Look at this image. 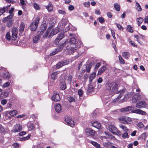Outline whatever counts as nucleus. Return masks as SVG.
I'll list each match as a JSON object with an SVG mask.
<instances>
[{
  "mask_svg": "<svg viewBox=\"0 0 148 148\" xmlns=\"http://www.w3.org/2000/svg\"><path fill=\"white\" fill-rule=\"evenodd\" d=\"M106 95H112L118 90V84L115 82L106 83Z\"/></svg>",
  "mask_w": 148,
  "mask_h": 148,
  "instance_id": "f257e3e1",
  "label": "nucleus"
},
{
  "mask_svg": "<svg viewBox=\"0 0 148 148\" xmlns=\"http://www.w3.org/2000/svg\"><path fill=\"white\" fill-rule=\"evenodd\" d=\"M109 130L113 134L118 135H120L121 134V132L113 125H110L109 126Z\"/></svg>",
  "mask_w": 148,
  "mask_h": 148,
  "instance_id": "f03ea898",
  "label": "nucleus"
},
{
  "mask_svg": "<svg viewBox=\"0 0 148 148\" xmlns=\"http://www.w3.org/2000/svg\"><path fill=\"white\" fill-rule=\"evenodd\" d=\"M40 19L39 18H36L35 21L32 22L30 26L31 30L32 31H34L37 28L38 24L39 22Z\"/></svg>",
  "mask_w": 148,
  "mask_h": 148,
  "instance_id": "7ed1b4c3",
  "label": "nucleus"
},
{
  "mask_svg": "<svg viewBox=\"0 0 148 148\" xmlns=\"http://www.w3.org/2000/svg\"><path fill=\"white\" fill-rule=\"evenodd\" d=\"M22 130V125L19 124H17L14 125L11 131L13 132H20Z\"/></svg>",
  "mask_w": 148,
  "mask_h": 148,
  "instance_id": "20e7f679",
  "label": "nucleus"
},
{
  "mask_svg": "<svg viewBox=\"0 0 148 148\" xmlns=\"http://www.w3.org/2000/svg\"><path fill=\"white\" fill-rule=\"evenodd\" d=\"M66 42L67 41H66L65 42L62 44L59 48L56 49L54 51H53L50 53V55L51 56H53L58 52L61 51L63 49V47L66 45Z\"/></svg>",
  "mask_w": 148,
  "mask_h": 148,
  "instance_id": "39448f33",
  "label": "nucleus"
},
{
  "mask_svg": "<svg viewBox=\"0 0 148 148\" xmlns=\"http://www.w3.org/2000/svg\"><path fill=\"white\" fill-rule=\"evenodd\" d=\"M18 29L16 27H13L12 28V39L14 40H15L17 38Z\"/></svg>",
  "mask_w": 148,
  "mask_h": 148,
  "instance_id": "423d86ee",
  "label": "nucleus"
},
{
  "mask_svg": "<svg viewBox=\"0 0 148 148\" xmlns=\"http://www.w3.org/2000/svg\"><path fill=\"white\" fill-rule=\"evenodd\" d=\"M66 123L72 127L74 126L75 123L72 121L69 117H66L65 119Z\"/></svg>",
  "mask_w": 148,
  "mask_h": 148,
  "instance_id": "0eeeda50",
  "label": "nucleus"
},
{
  "mask_svg": "<svg viewBox=\"0 0 148 148\" xmlns=\"http://www.w3.org/2000/svg\"><path fill=\"white\" fill-rule=\"evenodd\" d=\"M146 106V103L144 101H139L136 104V107L138 108H145Z\"/></svg>",
  "mask_w": 148,
  "mask_h": 148,
  "instance_id": "6e6552de",
  "label": "nucleus"
},
{
  "mask_svg": "<svg viewBox=\"0 0 148 148\" xmlns=\"http://www.w3.org/2000/svg\"><path fill=\"white\" fill-rule=\"evenodd\" d=\"M86 134L88 136H93L95 134V131L91 128H86L85 130Z\"/></svg>",
  "mask_w": 148,
  "mask_h": 148,
  "instance_id": "1a4fd4ad",
  "label": "nucleus"
},
{
  "mask_svg": "<svg viewBox=\"0 0 148 148\" xmlns=\"http://www.w3.org/2000/svg\"><path fill=\"white\" fill-rule=\"evenodd\" d=\"M69 54H73L75 55V57L78 58L79 57V55L76 49H74V48L71 47L70 49H69Z\"/></svg>",
  "mask_w": 148,
  "mask_h": 148,
  "instance_id": "9d476101",
  "label": "nucleus"
},
{
  "mask_svg": "<svg viewBox=\"0 0 148 148\" xmlns=\"http://www.w3.org/2000/svg\"><path fill=\"white\" fill-rule=\"evenodd\" d=\"M64 37V35L63 33L59 34L58 36L54 41V43L56 45H57L59 41Z\"/></svg>",
  "mask_w": 148,
  "mask_h": 148,
  "instance_id": "9b49d317",
  "label": "nucleus"
},
{
  "mask_svg": "<svg viewBox=\"0 0 148 148\" xmlns=\"http://www.w3.org/2000/svg\"><path fill=\"white\" fill-rule=\"evenodd\" d=\"M131 112L133 113L138 114L142 115H146V113L145 111L139 109L132 110Z\"/></svg>",
  "mask_w": 148,
  "mask_h": 148,
  "instance_id": "f8f14e48",
  "label": "nucleus"
},
{
  "mask_svg": "<svg viewBox=\"0 0 148 148\" xmlns=\"http://www.w3.org/2000/svg\"><path fill=\"white\" fill-rule=\"evenodd\" d=\"M52 99L55 101H60V98L59 94L57 93H54L52 97Z\"/></svg>",
  "mask_w": 148,
  "mask_h": 148,
  "instance_id": "ddd939ff",
  "label": "nucleus"
},
{
  "mask_svg": "<svg viewBox=\"0 0 148 148\" xmlns=\"http://www.w3.org/2000/svg\"><path fill=\"white\" fill-rule=\"evenodd\" d=\"M45 24H43L41 26L40 30L38 32V35H42L45 30L47 29V27L45 26Z\"/></svg>",
  "mask_w": 148,
  "mask_h": 148,
  "instance_id": "4468645a",
  "label": "nucleus"
},
{
  "mask_svg": "<svg viewBox=\"0 0 148 148\" xmlns=\"http://www.w3.org/2000/svg\"><path fill=\"white\" fill-rule=\"evenodd\" d=\"M141 98L140 96L138 94L134 95L132 97V101L133 102L135 103L137 100H138Z\"/></svg>",
  "mask_w": 148,
  "mask_h": 148,
  "instance_id": "2eb2a0df",
  "label": "nucleus"
},
{
  "mask_svg": "<svg viewBox=\"0 0 148 148\" xmlns=\"http://www.w3.org/2000/svg\"><path fill=\"white\" fill-rule=\"evenodd\" d=\"M132 108V106H128L125 108H121L120 111L121 112H127L131 111Z\"/></svg>",
  "mask_w": 148,
  "mask_h": 148,
  "instance_id": "dca6fc26",
  "label": "nucleus"
},
{
  "mask_svg": "<svg viewBox=\"0 0 148 148\" xmlns=\"http://www.w3.org/2000/svg\"><path fill=\"white\" fill-rule=\"evenodd\" d=\"M55 110L57 112H60L62 109L61 105L59 103H57L55 106Z\"/></svg>",
  "mask_w": 148,
  "mask_h": 148,
  "instance_id": "f3484780",
  "label": "nucleus"
},
{
  "mask_svg": "<svg viewBox=\"0 0 148 148\" xmlns=\"http://www.w3.org/2000/svg\"><path fill=\"white\" fill-rule=\"evenodd\" d=\"M77 42V40L75 38L72 37L70 38L69 42V43L70 44H76Z\"/></svg>",
  "mask_w": 148,
  "mask_h": 148,
  "instance_id": "a211bd4d",
  "label": "nucleus"
},
{
  "mask_svg": "<svg viewBox=\"0 0 148 148\" xmlns=\"http://www.w3.org/2000/svg\"><path fill=\"white\" fill-rule=\"evenodd\" d=\"M106 69V67L104 66L100 68L99 70L98 75H99L103 73Z\"/></svg>",
  "mask_w": 148,
  "mask_h": 148,
  "instance_id": "6ab92c4d",
  "label": "nucleus"
},
{
  "mask_svg": "<svg viewBox=\"0 0 148 148\" xmlns=\"http://www.w3.org/2000/svg\"><path fill=\"white\" fill-rule=\"evenodd\" d=\"M66 64V62L63 61L58 62L56 64V67L57 69H59L62 66L65 65Z\"/></svg>",
  "mask_w": 148,
  "mask_h": 148,
  "instance_id": "aec40b11",
  "label": "nucleus"
},
{
  "mask_svg": "<svg viewBox=\"0 0 148 148\" xmlns=\"http://www.w3.org/2000/svg\"><path fill=\"white\" fill-rule=\"evenodd\" d=\"M59 29L58 27L56 28L53 29L50 33L51 35L52 36L53 35L56 34L59 32Z\"/></svg>",
  "mask_w": 148,
  "mask_h": 148,
  "instance_id": "412c9836",
  "label": "nucleus"
},
{
  "mask_svg": "<svg viewBox=\"0 0 148 148\" xmlns=\"http://www.w3.org/2000/svg\"><path fill=\"white\" fill-rule=\"evenodd\" d=\"M35 127V125L33 123H28V127L29 130H34Z\"/></svg>",
  "mask_w": 148,
  "mask_h": 148,
  "instance_id": "4be33fe9",
  "label": "nucleus"
},
{
  "mask_svg": "<svg viewBox=\"0 0 148 148\" xmlns=\"http://www.w3.org/2000/svg\"><path fill=\"white\" fill-rule=\"evenodd\" d=\"M60 88L62 90H64L66 89V83L64 81H63L60 84Z\"/></svg>",
  "mask_w": 148,
  "mask_h": 148,
  "instance_id": "5701e85b",
  "label": "nucleus"
},
{
  "mask_svg": "<svg viewBox=\"0 0 148 148\" xmlns=\"http://www.w3.org/2000/svg\"><path fill=\"white\" fill-rule=\"evenodd\" d=\"M46 8L48 10V12H49L52 11L53 10L52 4L51 3L49 2L48 5L46 6Z\"/></svg>",
  "mask_w": 148,
  "mask_h": 148,
  "instance_id": "b1692460",
  "label": "nucleus"
},
{
  "mask_svg": "<svg viewBox=\"0 0 148 148\" xmlns=\"http://www.w3.org/2000/svg\"><path fill=\"white\" fill-rule=\"evenodd\" d=\"M51 31V30H50L49 29H48L46 32L45 34V35L43 36V37L44 38H46L48 36L49 37H50L52 36L50 34H49V32L50 31Z\"/></svg>",
  "mask_w": 148,
  "mask_h": 148,
  "instance_id": "393cba45",
  "label": "nucleus"
},
{
  "mask_svg": "<svg viewBox=\"0 0 148 148\" xmlns=\"http://www.w3.org/2000/svg\"><path fill=\"white\" fill-rule=\"evenodd\" d=\"M122 54V56L126 59H128L130 56L129 53L127 52H123Z\"/></svg>",
  "mask_w": 148,
  "mask_h": 148,
  "instance_id": "a878e982",
  "label": "nucleus"
},
{
  "mask_svg": "<svg viewBox=\"0 0 148 148\" xmlns=\"http://www.w3.org/2000/svg\"><path fill=\"white\" fill-rule=\"evenodd\" d=\"M13 15L11 14L9 15L7 17L4 18L3 20V22H5L6 21H8L9 20V19H10V18H12L13 16Z\"/></svg>",
  "mask_w": 148,
  "mask_h": 148,
  "instance_id": "bb28decb",
  "label": "nucleus"
},
{
  "mask_svg": "<svg viewBox=\"0 0 148 148\" xmlns=\"http://www.w3.org/2000/svg\"><path fill=\"white\" fill-rule=\"evenodd\" d=\"M25 27V24L23 23H21L20 25L19 32H22L24 30Z\"/></svg>",
  "mask_w": 148,
  "mask_h": 148,
  "instance_id": "cd10ccee",
  "label": "nucleus"
},
{
  "mask_svg": "<svg viewBox=\"0 0 148 148\" xmlns=\"http://www.w3.org/2000/svg\"><path fill=\"white\" fill-rule=\"evenodd\" d=\"M136 21L137 22L138 24V26H140L141 24L143 21V19L141 17L137 18L136 19Z\"/></svg>",
  "mask_w": 148,
  "mask_h": 148,
  "instance_id": "c85d7f7f",
  "label": "nucleus"
},
{
  "mask_svg": "<svg viewBox=\"0 0 148 148\" xmlns=\"http://www.w3.org/2000/svg\"><path fill=\"white\" fill-rule=\"evenodd\" d=\"M58 73V72H54L51 74V78L52 79H55L57 77V75Z\"/></svg>",
  "mask_w": 148,
  "mask_h": 148,
  "instance_id": "c756f323",
  "label": "nucleus"
},
{
  "mask_svg": "<svg viewBox=\"0 0 148 148\" xmlns=\"http://www.w3.org/2000/svg\"><path fill=\"white\" fill-rule=\"evenodd\" d=\"M91 143L93 145L97 148H99L100 147V145L96 142L92 141Z\"/></svg>",
  "mask_w": 148,
  "mask_h": 148,
  "instance_id": "7c9ffc66",
  "label": "nucleus"
},
{
  "mask_svg": "<svg viewBox=\"0 0 148 148\" xmlns=\"http://www.w3.org/2000/svg\"><path fill=\"white\" fill-rule=\"evenodd\" d=\"M10 76V74L8 72H5L3 75V77L5 79H8Z\"/></svg>",
  "mask_w": 148,
  "mask_h": 148,
  "instance_id": "2f4dec72",
  "label": "nucleus"
},
{
  "mask_svg": "<svg viewBox=\"0 0 148 148\" xmlns=\"http://www.w3.org/2000/svg\"><path fill=\"white\" fill-rule=\"evenodd\" d=\"M13 23V21H12L11 18H10L8 21L7 24V26L8 27H10L12 26V24Z\"/></svg>",
  "mask_w": 148,
  "mask_h": 148,
  "instance_id": "473e14b6",
  "label": "nucleus"
},
{
  "mask_svg": "<svg viewBox=\"0 0 148 148\" xmlns=\"http://www.w3.org/2000/svg\"><path fill=\"white\" fill-rule=\"evenodd\" d=\"M17 113V111L16 110L11 111L10 112V114L12 116H14Z\"/></svg>",
  "mask_w": 148,
  "mask_h": 148,
  "instance_id": "72a5a7b5",
  "label": "nucleus"
},
{
  "mask_svg": "<svg viewBox=\"0 0 148 148\" xmlns=\"http://www.w3.org/2000/svg\"><path fill=\"white\" fill-rule=\"evenodd\" d=\"M127 29L130 32L132 33L133 32L132 27L130 25H128L127 26Z\"/></svg>",
  "mask_w": 148,
  "mask_h": 148,
  "instance_id": "f704fd0d",
  "label": "nucleus"
},
{
  "mask_svg": "<svg viewBox=\"0 0 148 148\" xmlns=\"http://www.w3.org/2000/svg\"><path fill=\"white\" fill-rule=\"evenodd\" d=\"M68 100L70 102H74L75 101V97L70 96L68 97Z\"/></svg>",
  "mask_w": 148,
  "mask_h": 148,
  "instance_id": "c9c22d12",
  "label": "nucleus"
},
{
  "mask_svg": "<svg viewBox=\"0 0 148 148\" xmlns=\"http://www.w3.org/2000/svg\"><path fill=\"white\" fill-rule=\"evenodd\" d=\"M7 10V8L3 7L0 10V16L2 15Z\"/></svg>",
  "mask_w": 148,
  "mask_h": 148,
  "instance_id": "e433bc0d",
  "label": "nucleus"
},
{
  "mask_svg": "<svg viewBox=\"0 0 148 148\" xmlns=\"http://www.w3.org/2000/svg\"><path fill=\"white\" fill-rule=\"evenodd\" d=\"M103 145L104 147L110 148L111 145V143L110 142L104 143L103 144Z\"/></svg>",
  "mask_w": 148,
  "mask_h": 148,
  "instance_id": "4c0bfd02",
  "label": "nucleus"
},
{
  "mask_svg": "<svg viewBox=\"0 0 148 148\" xmlns=\"http://www.w3.org/2000/svg\"><path fill=\"white\" fill-rule=\"evenodd\" d=\"M96 73H92L89 77V79H90V82L92 81V80L95 77Z\"/></svg>",
  "mask_w": 148,
  "mask_h": 148,
  "instance_id": "58836bf2",
  "label": "nucleus"
},
{
  "mask_svg": "<svg viewBox=\"0 0 148 148\" xmlns=\"http://www.w3.org/2000/svg\"><path fill=\"white\" fill-rule=\"evenodd\" d=\"M40 37L39 36H37L33 38V42L34 43H36L37 42L38 40H39Z\"/></svg>",
  "mask_w": 148,
  "mask_h": 148,
  "instance_id": "ea45409f",
  "label": "nucleus"
},
{
  "mask_svg": "<svg viewBox=\"0 0 148 148\" xmlns=\"http://www.w3.org/2000/svg\"><path fill=\"white\" fill-rule=\"evenodd\" d=\"M136 9L139 11H141L142 10V8L141 7L140 5L137 2L136 3Z\"/></svg>",
  "mask_w": 148,
  "mask_h": 148,
  "instance_id": "a19ab883",
  "label": "nucleus"
},
{
  "mask_svg": "<svg viewBox=\"0 0 148 148\" xmlns=\"http://www.w3.org/2000/svg\"><path fill=\"white\" fill-rule=\"evenodd\" d=\"M114 7L116 10L119 11L120 10L119 5L118 3H116L114 4Z\"/></svg>",
  "mask_w": 148,
  "mask_h": 148,
  "instance_id": "79ce46f5",
  "label": "nucleus"
},
{
  "mask_svg": "<svg viewBox=\"0 0 148 148\" xmlns=\"http://www.w3.org/2000/svg\"><path fill=\"white\" fill-rule=\"evenodd\" d=\"M30 136L31 134H29L27 136L22 138L21 139V140L22 141H24L25 140H27L28 139L30 138Z\"/></svg>",
  "mask_w": 148,
  "mask_h": 148,
  "instance_id": "37998d69",
  "label": "nucleus"
},
{
  "mask_svg": "<svg viewBox=\"0 0 148 148\" xmlns=\"http://www.w3.org/2000/svg\"><path fill=\"white\" fill-rule=\"evenodd\" d=\"M119 60L120 61V62L121 64H123L124 63V60L122 58L121 56L120 55L119 56Z\"/></svg>",
  "mask_w": 148,
  "mask_h": 148,
  "instance_id": "c03bdc74",
  "label": "nucleus"
},
{
  "mask_svg": "<svg viewBox=\"0 0 148 148\" xmlns=\"http://www.w3.org/2000/svg\"><path fill=\"white\" fill-rule=\"evenodd\" d=\"M122 136L123 138H128L129 137L128 134L126 132L123 134L122 135Z\"/></svg>",
  "mask_w": 148,
  "mask_h": 148,
  "instance_id": "a18cd8bd",
  "label": "nucleus"
},
{
  "mask_svg": "<svg viewBox=\"0 0 148 148\" xmlns=\"http://www.w3.org/2000/svg\"><path fill=\"white\" fill-rule=\"evenodd\" d=\"M90 3L89 2H85L83 4L84 7H89L90 5Z\"/></svg>",
  "mask_w": 148,
  "mask_h": 148,
  "instance_id": "49530a36",
  "label": "nucleus"
},
{
  "mask_svg": "<svg viewBox=\"0 0 148 148\" xmlns=\"http://www.w3.org/2000/svg\"><path fill=\"white\" fill-rule=\"evenodd\" d=\"M5 37L6 39L9 40H10V35L9 32L7 33L5 35Z\"/></svg>",
  "mask_w": 148,
  "mask_h": 148,
  "instance_id": "de8ad7c7",
  "label": "nucleus"
},
{
  "mask_svg": "<svg viewBox=\"0 0 148 148\" xmlns=\"http://www.w3.org/2000/svg\"><path fill=\"white\" fill-rule=\"evenodd\" d=\"M98 19L99 22L101 23H103L104 22V19L102 17L99 18Z\"/></svg>",
  "mask_w": 148,
  "mask_h": 148,
  "instance_id": "09e8293b",
  "label": "nucleus"
},
{
  "mask_svg": "<svg viewBox=\"0 0 148 148\" xmlns=\"http://www.w3.org/2000/svg\"><path fill=\"white\" fill-rule=\"evenodd\" d=\"M124 92V91L123 90H120L118 92L119 93H120V94L119 95V96L117 97V98L118 99H120L122 96V94H123Z\"/></svg>",
  "mask_w": 148,
  "mask_h": 148,
  "instance_id": "8fccbe9b",
  "label": "nucleus"
},
{
  "mask_svg": "<svg viewBox=\"0 0 148 148\" xmlns=\"http://www.w3.org/2000/svg\"><path fill=\"white\" fill-rule=\"evenodd\" d=\"M141 138L145 140L146 137L147 135L146 133H143L141 136Z\"/></svg>",
  "mask_w": 148,
  "mask_h": 148,
  "instance_id": "3c124183",
  "label": "nucleus"
},
{
  "mask_svg": "<svg viewBox=\"0 0 148 148\" xmlns=\"http://www.w3.org/2000/svg\"><path fill=\"white\" fill-rule=\"evenodd\" d=\"M78 93L79 97H81L83 95V91L81 89H79L78 91Z\"/></svg>",
  "mask_w": 148,
  "mask_h": 148,
  "instance_id": "603ef678",
  "label": "nucleus"
},
{
  "mask_svg": "<svg viewBox=\"0 0 148 148\" xmlns=\"http://www.w3.org/2000/svg\"><path fill=\"white\" fill-rule=\"evenodd\" d=\"M101 63L100 62L97 63L95 66V69H97L101 65Z\"/></svg>",
  "mask_w": 148,
  "mask_h": 148,
  "instance_id": "864d4df0",
  "label": "nucleus"
},
{
  "mask_svg": "<svg viewBox=\"0 0 148 148\" xmlns=\"http://www.w3.org/2000/svg\"><path fill=\"white\" fill-rule=\"evenodd\" d=\"M138 126L140 128H142L144 127L143 124L142 122H139L138 124Z\"/></svg>",
  "mask_w": 148,
  "mask_h": 148,
  "instance_id": "5fc2aeb1",
  "label": "nucleus"
},
{
  "mask_svg": "<svg viewBox=\"0 0 148 148\" xmlns=\"http://www.w3.org/2000/svg\"><path fill=\"white\" fill-rule=\"evenodd\" d=\"M34 8L36 9V10H38L39 9V7L38 6V5L36 3H34Z\"/></svg>",
  "mask_w": 148,
  "mask_h": 148,
  "instance_id": "6e6d98bb",
  "label": "nucleus"
},
{
  "mask_svg": "<svg viewBox=\"0 0 148 148\" xmlns=\"http://www.w3.org/2000/svg\"><path fill=\"white\" fill-rule=\"evenodd\" d=\"M5 132V129L2 126H0V132L1 133H3Z\"/></svg>",
  "mask_w": 148,
  "mask_h": 148,
  "instance_id": "4d7b16f0",
  "label": "nucleus"
},
{
  "mask_svg": "<svg viewBox=\"0 0 148 148\" xmlns=\"http://www.w3.org/2000/svg\"><path fill=\"white\" fill-rule=\"evenodd\" d=\"M115 24L119 29H121L122 30L123 29V28L121 25L116 23H115Z\"/></svg>",
  "mask_w": 148,
  "mask_h": 148,
  "instance_id": "13d9d810",
  "label": "nucleus"
},
{
  "mask_svg": "<svg viewBox=\"0 0 148 148\" xmlns=\"http://www.w3.org/2000/svg\"><path fill=\"white\" fill-rule=\"evenodd\" d=\"M58 12L59 14L63 15L65 14H66L65 11L62 10H59L58 11Z\"/></svg>",
  "mask_w": 148,
  "mask_h": 148,
  "instance_id": "bf43d9fd",
  "label": "nucleus"
},
{
  "mask_svg": "<svg viewBox=\"0 0 148 148\" xmlns=\"http://www.w3.org/2000/svg\"><path fill=\"white\" fill-rule=\"evenodd\" d=\"M10 84V83L9 82H7L4 83L3 84V86L4 87H5V88L9 86Z\"/></svg>",
  "mask_w": 148,
  "mask_h": 148,
  "instance_id": "052dcab7",
  "label": "nucleus"
},
{
  "mask_svg": "<svg viewBox=\"0 0 148 148\" xmlns=\"http://www.w3.org/2000/svg\"><path fill=\"white\" fill-rule=\"evenodd\" d=\"M6 2L11 3H14L16 2V1L14 0H5Z\"/></svg>",
  "mask_w": 148,
  "mask_h": 148,
  "instance_id": "680f3d73",
  "label": "nucleus"
},
{
  "mask_svg": "<svg viewBox=\"0 0 148 148\" xmlns=\"http://www.w3.org/2000/svg\"><path fill=\"white\" fill-rule=\"evenodd\" d=\"M7 101L6 99H3L1 101V104L3 105H5L7 103Z\"/></svg>",
  "mask_w": 148,
  "mask_h": 148,
  "instance_id": "e2e57ef3",
  "label": "nucleus"
},
{
  "mask_svg": "<svg viewBox=\"0 0 148 148\" xmlns=\"http://www.w3.org/2000/svg\"><path fill=\"white\" fill-rule=\"evenodd\" d=\"M74 9V7L72 5H70L69 7V9L71 11L73 10Z\"/></svg>",
  "mask_w": 148,
  "mask_h": 148,
  "instance_id": "0e129e2a",
  "label": "nucleus"
},
{
  "mask_svg": "<svg viewBox=\"0 0 148 148\" xmlns=\"http://www.w3.org/2000/svg\"><path fill=\"white\" fill-rule=\"evenodd\" d=\"M107 15L109 18H111L112 16V14L110 12H108L107 13Z\"/></svg>",
  "mask_w": 148,
  "mask_h": 148,
  "instance_id": "69168bd1",
  "label": "nucleus"
},
{
  "mask_svg": "<svg viewBox=\"0 0 148 148\" xmlns=\"http://www.w3.org/2000/svg\"><path fill=\"white\" fill-rule=\"evenodd\" d=\"M103 81L101 77H99L97 80V82L99 83H101Z\"/></svg>",
  "mask_w": 148,
  "mask_h": 148,
  "instance_id": "338daca9",
  "label": "nucleus"
},
{
  "mask_svg": "<svg viewBox=\"0 0 148 148\" xmlns=\"http://www.w3.org/2000/svg\"><path fill=\"white\" fill-rule=\"evenodd\" d=\"M144 22L145 23H148V16H146L145 17Z\"/></svg>",
  "mask_w": 148,
  "mask_h": 148,
  "instance_id": "774afa93",
  "label": "nucleus"
}]
</instances>
